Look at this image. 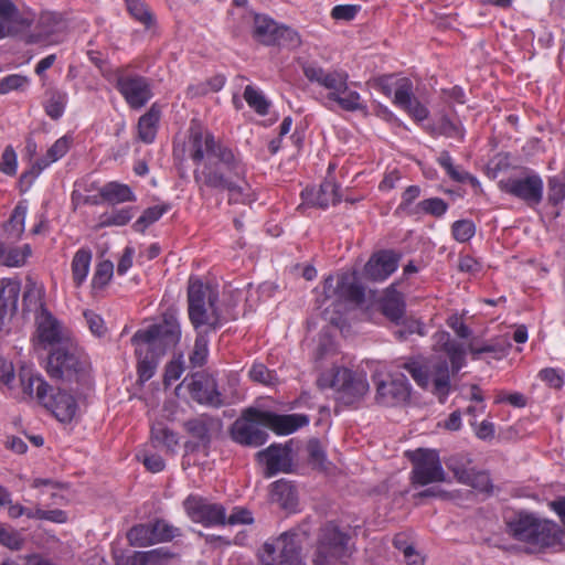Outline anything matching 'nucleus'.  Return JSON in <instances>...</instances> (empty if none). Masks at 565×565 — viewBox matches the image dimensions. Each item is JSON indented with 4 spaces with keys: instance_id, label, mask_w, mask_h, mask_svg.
<instances>
[{
    "instance_id": "19",
    "label": "nucleus",
    "mask_w": 565,
    "mask_h": 565,
    "mask_svg": "<svg viewBox=\"0 0 565 565\" xmlns=\"http://www.w3.org/2000/svg\"><path fill=\"white\" fill-rule=\"evenodd\" d=\"M182 384L186 385L192 399L200 404L218 407L226 403L216 388L214 377L209 374H193L190 380L185 379Z\"/></svg>"
},
{
    "instance_id": "40",
    "label": "nucleus",
    "mask_w": 565,
    "mask_h": 565,
    "mask_svg": "<svg viewBox=\"0 0 565 565\" xmlns=\"http://www.w3.org/2000/svg\"><path fill=\"white\" fill-rule=\"evenodd\" d=\"M92 252L88 248H79L72 259V277L76 287L83 285L89 273Z\"/></svg>"
},
{
    "instance_id": "12",
    "label": "nucleus",
    "mask_w": 565,
    "mask_h": 565,
    "mask_svg": "<svg viewBox=\"0 0 565 565\" xmlns=\"http://www.w3.org/2000/svg\"><path fill=\"white\" fill-rule=\"evenodd\" d=\"M296 534L284 533L264 544L260 552L263 565H302Z\"/></svg>"
},
{
    "instance_id": "6",
    "label": "nucleus",
    "mask_w": 565,
    "mask_h": 565,
    "mask_svg": "<svg viewBox=\"0 0 565 565\" xmlns=\"http://www.w3.org/2000/svg\"><path fill=\"white\" fill-rule=\"evenodd\" d=\"M404 367L419 386L427 387L433 383L434 393L441 403L445 402L450 384V371L445 359L431 363L429 367L415 361L405 363Z\"/></svg>"
},
{
    "instance_id": "49",
    "label": "nucleus",
    "mask_w": 565,
    "mask_h": 565,
    "mask_svg": "<svg viewBox=\"0 0 565 565\" xmlns=\"http://www.w3.org/2000/svg\"><path fill=\"white\" fill-rule=\"evenodd\" d=\"M340 201L338 186L332 180H327L320 185V191L317 196V204L321 207H328Z\"/></svg>"
},
{
    "instance_id": "48",
    "label": "nucleus",
    "mask_w": 565,
    "mask_h": 565,
    "mask_svg": "<svg viewBox=\"0 0 565 565\" xmlns=\"http://www.w3.org/2000/svg\"><path fill=\"white\" fill-rule=\"evenodd\" d=\"M430 132L434 135H443L449 138H462V129L460 125L452 122L447 117L439 118L430 127Z\"/></svg>"
},
{
    "instance_id": "25",
    "label": "nucleus",
    "mask_w": 565,
    "mask_h": 565,
    "mask_svg": "<svg viewBox=\"0 0 565 565\" xmlns=\"http://www.w3.org/2000/svg\"><path fill=\"white\" fill-rule=\"evenodd\" d=\"M447 467L454 472L456 479L463 484L470 486L480 492H488L491 489V480L487 472L475 471L459 463L457 457H451L447 461Z\"/></svg>"
},
{
    "instance_id": "23",
    "label": "nucleus",
    "mask_w": 565,
    "mask_h": 565,
    "mask_svg": "<svg viewBox=\"0 0 565 565\" xmlns=\"http://www.w3.org/2000/svg\"><path fill=\"white\" fill-rule=\"evenodd\" d=\"M303 73L310 82L324 87L328 95L338 92L349 79V75L344 71H326L313 64L305 66Z\"/></svg>"
},
{
    "instance_id": "62",
    "label": "nucleus",
    "mask_w": 565,
    "mask_h": 565,
    "mask_svg": "<svg viewBox=\"0 0 565 565\" xmlns=\"http://www.w3.org/2000/svg\"><path fill=\"white\" fill-rule=\"evenodd\" d=\"M0 543L11 550H18L21 546L22 540L17 531L0 524Z\"/></svg>"
},
{
    "instance_id": "10",
    "label": "nucleus",
    "mask_w": 565,
    "mask_h": 565,
    "mask_svg": "<svg viewBox=\"0 0 565 565\" xmlns=\"http://www.w3.org/2000/svg\"><path fill=\"white\" fill-rule=\"evenodd\" d=\"M260 414L264 411L256 408L246 409L243 415L237 418L231 427V436L236 443L250 446L259 447L267 441L268 434L265 430L260 420Z\"/></svg>"
},
{
    "instance_id": "50",
    "label": "nucleus",
    "mask_w": 565,
    "mask_h": 565,
    "mask_svg": "<svg viewBox=\"0 0 565 565\" xmlns=\"http://www.w3.org/2000/svg\"><path fill=\"white\" fill-rule=\"evenodd\" d=\"M114 274V265L109 260H104L97 264L93 275L92 286L95 289L104 288L111 279Z\"/></svg>"
},
{
    "instance_id": "52",
    "label": "nucleus",
    "mask_w": 565,
    "mask_h": 565,
    "mask_svg": "<svg viewBox=\"0 0 565 565\" xmlns=\"http://www.w3.org/2000/svg\"><path fill=\"white\" fill-rule=\"evenodd\" d=\"M127 10L137 21L149 28L152 24V14L140 0H126Z\"/></svg>"
},
{
    "instance_id": "60",
    "label": "nucleus",
    "mask_w": 565,
    "mask_h": 565,
    "mask_svg": "<svg viewBox=\"0 0 565 565\" xmlns=\"http://www.w3.org/2000/svg\"><path fill=\"white\" fill-rule=\"evenodd\" d=\"M18 169V158L12 146L6 147L0 158V171L7 175H14Z\"/></svg>"
},
{
    "instance_id": "32",
    "label": "nucleus",
    "mask_w": 565,
    "mask_h": 565,
    "mask_svg": "<svg viewBox=\"0 0 565 565\" xmlns=\"http://www.w3.org/2000/svg\"><path fill=\"white\" fill-rule=\"evenodd\" d=\"M32 255L29 244L13 246L0 239V264L7 267H22Z\"/></svg>"
},
{
    "instance_id": "59",
    "label": "nucleus",
    "mask_w": 565,
    "mask_h": 565,
    "mask_svg": "<svg viewBox=\"0 0 565 565\" xmlns=\"http://www.w3.org/2000/svg\"><path fill=\"white\" fill-rule=\"evenodd\" d=\"M33 488L41 489L42 495H49L54 503H57L56 499L60 498L58 493L62 490V486L52 479L36 478L32 483Z\"/></svg>"
},
{
    "instance_id": "64",
    "label": "nucleus",
    "mask_w": 565,
    "mask_h": 565,
    "mask_svg": "<svg viewBox=\"0 0 565 565\" xmlns=\"http://www.w3.org/2000/svg\"><path fill=\"white\" fill-rule=\"evenodd\" d=\"M360 10V6L355 4H339L331 11V17L335 20L350 21L355 18Z\"/></svg>"
},
{
    "instance_id": "28",
    "label": "nucleus",
    "mask_w": 565,
    "mask_h": 565,
    "mask_svg": "<svg viewBox=\"0 0 565 565\" xmlns=\"http://www.w3.org/2000/svg\"><path fill=\"white\" fill-rule=\"evenodd\" d=\"M257 456L266 466L267 477H273L278 472L287 471L289 467V451L280 445H271L267 449L259 451Z\"/></svg>"
},
{
    "instance_id": "56",
    "label": "nucleus",
    "mask_w": 565,
    "mask_h": 565,
    "mask_svg": "<svg viewBox=\"0 0 565 565\" xmlns=\"http://www.w3.org/2000/svg\"><path fill=\"white\" fill-rule=\"evenodd\" d=\"M249 377L254 382H258L267 386H274L278 381L276 374L269 371L262 363H257L252 366V369L249 370Z\"/></svg>"
},
{
    "instance_id": "39",
    "label": "nucleus",
    "mask_w": 565,
    "mask_h": 565,
    "mask_svg": "<svg viewBox=\"0 0 565 565\" xmlns=\"http://www.w3.org/2000/svg\"><path fill=\"white\" fill-rule=\"evenodd\" d=\"M26 214V204L24 202H19L12 211L9 221L4 225V232L8 239L17 241L22 236L25 230Z\"/></svg>"
},
{
    "instance_id": "58",
    "label": "nucleus",
    "mask_w": 565,
    "mask_h": 565,
    "mask_svg": "<svg viewBox=\"0 0 565 565\" xmlns=\"http://www.w3.org/2000/svg\"><path fill=\"white\" fill-rule=\"evenodd\" d=\"M30 83L29 77L21 74H11L0 79V94L22 89Z\"/></svg>"
},
{
    "instance_id": "9",
    "label": "nucleus",
    "mask_w": 565,
    "mask_h": 565,
    "mask_svg": "<svg viewBox=\"0 0 565 565\" xmlns=\"http://www.w3.org/2000/svg\"><path fill=\"white\" fill-rule=\"evenodd\" d=\"M376 384L375 399L383 406H398L406 403L411 396V387L405 374L393 372L374 376Z\"/></svg>"
},
{
    "instance_id": "4",
    "label": "nucleus",
    "mask_w": 565,
    "mask_h": 565,
    "mask_svg": "<svg viewBox=\"0 0 565 565\" xmlns=\"http://www.w3.org/2000/svg\"><path fill=\"white\" fill-rule=\"evenodd\" d=\"M509 533L530 545V551L548 546L554 541V524L533 513L520 512L508 522Z\"/></svg>"
},
{
    "instance_id": "35",
    "label": "nucleus",
    "mask_w": 565,
    "mask_h": 565,
    "mask_svg": "<svg viewBox=\"0 0 565 565\" xmlns=\"http://www.w3.org/2000/svg\"><path fill=\"white\" fill-rule=\"evenodd\" d=\"M136 347V354L138 356V376L141 382L149 381L156 373L159 359L162 354H159L158 351L148 350L146 352H140V342L132 341Z\"/></svg>"
},
{
    "instance_id": "20",
    "label": "nucleus",
    "mask_w": 565,
    "mask_h": 565,
    "mask_svg": "<svg viewBox=\"0 0 565 565\" xmlns=\"http://www.w3.org/2000/svg\"><path fill=\"white\" fill-rule=\"evenodd\" d=\"M117 88L127 104L132 108H140L152 97L149 81L139 75H122L117 79Z\"/></svg>"
},
{
    "instance_id": "51",
    "label": "nucleus",
    "mask_w": 565,
    "mask_h": 565,
    "mask_svg": "<svg viewBox=\"0 0 565 565\" xmlns=\"http://www.w3.org/2000/svg\"><path fill=\"white\" fill-rule=\"evenodd\" d=\"M168 211L167 205H154L148 207L142 215L135 222L136 231H145L150 224L158 221Z\"/></svg>"
},
{
    "instance_id": "21",
    "label": "nucleus",
    "mask_w": 565,
    "mask_h": 565,
    "mask_svg": "<svg viewBox=\"0 0 565 565\" xmlns=\"http://www.w3.org/2000/svg\"><path fill=\"white\" fill-rule=\"evenodd\" d=\"M263 426L277 435H290L309 424V417L305 414L279 415L269 411L260 414Z\"/></svg>"
},
{
    "instance_id": "13",
    "label": "nucleus",
    "mask_w": 565,
    "mask_h": 565,
    "mask_svg": "<svg viewBox=\"0 0 565 565\" xmlns=\"http://www.w3.org/2000/svg\"><path fill=\"white\" fill-rule=\"evenodd\" d=\"M35 326L34 340L43 349L53 345L63 347L72 342L68 330L42 303L35 315Z\"/></svg>"
},
{
    "instance_id": "43",
    "label": "nucleus",
    "mask_w": 565,
    "mask_h": 565,
    "mask_svg": "<svg viewBox=\"0 0 565 565\" xmlns=\"http://www.w3.org/2000/svg\"><path fill=\"white\" fill-rule=\"evenodd\" d=\"M151 438L156 446H162L170 452H174L179 445L178 436L162 424H156L151 427Z\"/></svg>"
},
{
    "instance_id": "30",
    "label": "nucleus",
    "mask_w": 565,
    "mask_h": 565,
    "mask_svg": "<svg viewBox=\"0 0 565 565\" xmlns=\"http://www.w3.org/2000/svg\"><path fill=\"white\" fill-rule=\"evenodd\" d=\"M24 24L18 8L10 0H0V39L17 33Z\"/></svg>"
},
{
    "instance_id": "57",
    "label": "nucleus",
    "mask_w": 565,
    "mask_h": 565,
    "mask_svg": "<svg viewBox=\"0 0 565 565\" xmlns=\"http://www.w3.org/2000/svg\"><path fill=\"white\" fill-rule=\"evenodd\" d=\"M156 543L168 542L180 535V530L164 520L153 521Z\"/></svg>"
},
{
    "instance_id": "14",
    "label": "nucleus",
    "mask_w": 565,
    "mask_h": 565,
    "mask_svg": "<svg viewBox=\"0 0 565 565\" xmlns=\"http://www.w3.org/2000/svg\"><path fill=\"white\" fill-rule=\"evenodd\" d=\"M324 300H332L338 303L342 300H350L360 302L363 298L364 291L358 281V276L354 271L342 273L337 277L329 276L323 282Z\"/></svg>"
},
{
    "instance_id": "45",
    "label": "nucleus",
    "mask_w": 565,
    "mask_h": 565,
    "mask_svg": "<svg viewBox=\"0 0 565 565\" xmlns=\"http://www.w3.org/2000/svg\"><path fill=\"white\" fill-rule=\"evenodd\" d=\"M243 96L248 106L253 108L258 115L265 116L268 114L270 103L267 100L260 89L252 85H247Z\"/></svg>"
},
{
    "instance_id": "33",
    "label": "nucleus",
    "mask_w": 565,
    "mask_h": 565,
    "mask_svg": "<svg viewBox=\"0 0 565 565\" xmlns=\"http://www.w3.org/2000/svg\"><path fill=\"white\" fill-rule=\"evenodd\" d=\"M436 345L440 347L451 363V373L458 372L465 365L463 348L450 340L447 332H438L435 334Z\"/></svg>"
},
{
    "instance_id": "63",
    "label": "nucleus",
    "mask_w": 565,
    "mask_h": 565,
    "mask_svg": "<svg viewBox=\"0 0 565 565\" xmlns=\"http://www.w3.org/2000/svg\"><path fill=\"white\" fill-rule=\"evenodd\" d=\"M85 321L93 334L103 337L106 333V327L103 318L94 311L84 312Z\"/></svg>"
},
{
    "instance_id": "17",
    "label": "nucleus",
    "mask_w": 565,
    "mask_h": 565,
    "mask_svg": "<svg viewBox=\"0 0 565 565\" xmlns=\"http://www.w3.org/2000/svg\"><path fill=\"white\" fill-rule=\"evenodd\" d=\"M225 147L210 131L191 129L188 151L196 167L212 162Z\"/></svg>"
},
{
    "instance_id": "24",
    "label": "nucleus",
    "mask_w": 565,
    "mask_h": 565,
    "mask_svg": "<svg viewBox=\"0 0 565 565\" xmlns=\"http://www.w3.org/2000/svg\"><path fill=\"white\" fill-rule=\"evenodd\" d=\"M20 289L18 280L3 278L0 281V331L8 326L17 310Z\"/></svg>"
},
{
    "instance_id": "5",
    "label": "nucleus",
    "mask_w": 565,
    "mask_h": 565,
    "mask_svg": "<svg viewBox=\"0 0 565 565\" xmlns=\"http://www.w3.org/2000/svg\"><path fill=\"white\" fill-rule=\"evenodd\" d=\"M180 339L181 328L173 312H166L160 322L138 330L132 337V341L140 342V352L154 350L159 354H164L167 350L174 348Z\"/></svg>"
},
{
    "instance_id": "61",
    "label": "nucleus",
    "mask_w": 565,
    "mask_h": 565,
    "mask_svg": "<svg viewBox=\"0 0 565 565\" xmlns=\"http://www.w3.org/2000/svg\"><path fill=\"white\" fill-rule=\"evenodd\" d=\"M15 373L13 363L7 359L0 358V383L8 393L10 386L15 383Z\"/></svg>"
},
{
    "instance_id": "16",
    "label": "nucleus",
    "mask_w": 565,
    "mask_h": 565,
    "mask_svg": "<svg viewBox=\"0 0 565 565\" xmlns=\"http://www.w3.org/2000/svg\"><path fill=\"white\" fill-rule=\"evenodd\" d=\"M499 188L504 193L513 195L529 205H536L542 201L544 185L540 175L532 173L502 179L499 181Z\"/></svg>"
},
{
    "instance_id": "27",
    "label": "nucleus",
    "mask_w": 565,
    "mask_h": 565,
    "mask_svg": "<svg viewBox=\"0 0 565 565\" xmlns=\"http://www.w3.org/2000/svg\"><path fill=\"white\" fill-rule=\"evenodd\" d=\"M398 266V258L393 252L383 250L374 254L366 263L364 273L375 281L385 280Z\"/></svg>"
},
{
    "instance_id": "8",
    "label": "nucleus",
    "mask_w": 565,
    "mask_h": 565,
    "mask_svg": "<svg viewBox=\"0 0 565 565\" xmlns=\"http://www.w3.org/2000/svg\"><path fill=\"white\" fill-rule=\"evenodd\" d=\"M84 365L77 348L70 342L50 354L46 370L51 377L73 381L84 371Z\"/></svg>"
},
{
    "instance_id": "47",
    "label": "nucleus",
    "mask_w": 565,
    "mask_h": 565,
    "mask_svg": "<svg viewBox=\"0 0 565 565\" xmlns=\"http://www.w3.org/2000/svg\"><path fill=\"white\" fill-rule=\"evenodd\" d=\"M172 557L168 548L160 547L136 555L135 561L140 565H164Z\"/></svg>"
},
{
    "instance_id": "53",
    "label": "nucleus",
    "mask_w": 565,
    "mask_h": 565,
    "mask_svg": "<svg viewBox=\"0 0 565 565\" xmlns=\"http://www.w3.org/2000/svg\"><path fill=\"white\" fill-rule=\"evenodd\" d=\"M448 210V204L440 198H430L420 201L416 206V212H423L434 216H443Z\"/></svg>"
},
{
    "instance_id": "46",
    "label": "nucleus",
    "mask_w": 565,
    "mask_h": 565,
    "mask_svg": "<svg viewBox=\"0 0 565 565\" xmlns=\"http://www.w3.org/2000/svg\"><path fill=\"white\" fill-rule=\"evenodd\" d=\"M255 36L265 43H270L275 40V33L277 32L276 23L266 15L255 17Z\"/></svg>"
},
{
    "instance_id": "34",
    "label": "nucleus",
    "mask_w": 565,
    "mask_h": 565,
    "mask_svg": "<svg viewBox=\"0 0 565 565\" xmlns=\"http://www.w3.org/2000/svg\"><path fill=\"white\" fill-rule=\"evenodd\" d=\"M161 111L157 104H152L149 110L139 118L138 138L145 143H151L156 139Z\"/></svg>"
},
{
    "instance_id": "7",
    "label": "nucleus",
    "mask_w": 565,
    "mask_h": 565,
    "mask_svg": "<svg viewBox=\"0 0 565 565\" xmlns=\"http://www.w3.org/2000/svg\"><path fill=\"white\" fill-rule=\"evenodd\" d=\"M350 537L341 532L334 524H327L322 529L315 565H333L351 555Z\"/></svg>"
},
{
    "instance_id": "2",
    "label": "nucleus",
    "mask_w": 565,
    "mask_h": 565,
    "mask_svg": "<svg viewBox=\"0 0 565 565\" xmlns=\"http://www.w3.org/2000/svg\"><path fill=\"white\" fill-rule=\"evenodd\" d=\"M216 292L200 279L190 278L188 289L189 317L195 329L215 330L225 317L216 308Z\"/></svg>"
},
{
    "instance_id": "1",
    "label": "nucleus",
    "mask_w": 565,
    "mask_h": 565,
    "mask_svg": "<svg viewBox=\"0 0 565 565\" xmlns=\"http://www.w3.org/2000/svg\"><path fill=\"white\" fill-rule=\"evenodd\" d=\"M247 167L242 156L226 146L218 156L203 167H196L194 179L200 186L227 192L230 203L249 204L256 200L247 179Z\"/></svg>"
},
{
    "instance_id": "38",
    "label": "nucleus",
    "mask_w": 565,
    "mask_h": 565,
    "mask_svg": "<svg viewBox=\"0 0 565 565\" xmlns=\"http://www.w3.org/2000/svg\"><path fill=\"white\" fill-rule=\"evenodd\" d=\"M45 95L43 104L45 114L53 120L60 119L68 102L67 93L58 88H50Z\"/></svg>"
},
{
    "instance_id": "31",
    "label": "nucleus",
    "mask_w": 565,
    "mask_h": 565,
    "mask_svg": "<svg viewBox=\"0 0 565 565\" xmlns=\"http://www.w3.org/2000/svg\"><path fill=\"white\" fill-rule=\"evenodd\" d=\"M329 102L335 103L341 109L347 111H364L366 103L361 95L350 89L348 82L338 92L327 95Z\"/></svg>"
},
{
    "instance_id": "15",
    "label": "nucleus",
    "mask_w": 565,
    "mask_h": 565,
    "mask_svg": "<svg viewBox=\"0 0 565 565\" xmlns=\"http://www.w3.org/2000/svg\"><path fill=\"white\" fill-rule=\"evenodd\" d=\"M49 391H51L50 385L39 373L22 367L19 372V379L10 386L8 395L19 402L36 399L41 404L45 401Z\"/></svg>"
},
{
    "instance_id": "18",
    "label": "nucleus",
    "mask_w": 565,
    "mask_h": 565,
    "mask_svg": "<svg viewBox=\"0 0 565 565\" xmlns=\"http://www.w3.org/2000/svg\"><path fill=\"white\" fill-rule=\"evenodd\" d=\"M188 516L204 526L224 524L225 509L221 504L211 503L199 495H189L183 502Z\"/></svg>"
},
{
    "instance_id": "44",
    "label": "nucleus",
    "mask_w": 565,
    "mask_h": 565,
    "mask_svg": "<svg viewBox=\"0 0 565 565\" xmlns=\"http://www.w3.org/2000/svg\"><path fill=\"white\" fill-rule=\"evenodd\" d=\"M135 216L132 207L114 209L105 212L99 216L98 225L105 226H122Z\"/></svg>"
},
{
    "instance_id": "41",
    "label": "nucleus",
    "mask_w": 565,
    "mask_h": 565,
    "mask_svg": "<svg viewBox=\"0 0 565 565\" xmlns=\"http://www.w3.org/2000/svg\"><path fill=\"white\" fill-rule=\"evenodd\" d=\"M102 198L110 203L118 204L135 200L131 189L121 183L109 182L99 191Z\"/></svg>"
},
{
    "instance_id": "26",
    "label": "nucleus",
    "mask_w": 565,
    "mask_h": 565,
    "mask_svg": "<svg viewBox=\"0 0 565 565\" xmlns=\"http://www.w3.org/2000/svg\"><path fill=\"white\" fill-rule=\"evenodd\" d=\"M379 84L385 95H394V104L402 109L415 99L413 82L407 77L386 76Z\"/></svg>"
},
{
    "instance_id": "36",
    "label": "nucleus",
    "mask_w": 565,
    "mask_h": 565,
    "mask_svg": "<svg viewBox=\"0 0 565 565\" xmlns=\"http://www.w3.org/2000/svg\"><path fill=\"white\" fill-rule=\"evenodd\" d=\"M383 315L395 323H399L404 317L405 303L402 295L395 289H388L381 300Z\"/></svg>"
},
{
    "instance_id": "37",
    "label": "nucleus",
    "mask_w": 565,
    "mask_h": 565,
    "mask_svg": "<svg viewBox=\"0 0 565 565\" xmlns=\"http://www.w3.org/2000/svg\"><path fill=\"white\" fill-rule=\"evenodd\" d=\"M270 499L286 510H294L297 505V493L294 486L284 479L271 484Z\"/></svg>"
},
{
    "instance_id": "54",
    "label": "nucleus",
    "mask_w": 565,
    "mask_h": 565,
    "mask_svg": "<svg viewBox=\"0 0 565 565\" xmlns=\"http://www.w3.org/2000/svg\"><path fill=\"white\" fill-rule=\"evenodd\" d=\"M451 233L457 242L466 243L470 241L476 233L475 223L470 220L456 221L451 226Z\"/></svg>"
},
{
    "instance_id": "42",
    "label": "nucleus",
    "mask_w": 565,
    "mask_h": 565,
    "mask_svg": "<svg viewBox=\"0 0 565 565\" xmlns=\"http://www.w3.org/2000/svg\"><path fill=\"white\" fill-rule=\"evenodd\" d=\"M129 543L134 546H149L157 544L153 522L135 525L127 533Z\"/></svg>"
},
{
    "instance_id": "11",
    "label": "nucleus",
    "mask_w": 565,
    "mask_h": 565,
    "mask_svg": "<svg viewBox=\"0 0 565 565\" xmlns=\"http://www.w3.org/2000/svg\"><path fill=\"white\" fill-rule=\"evenodd\" d=\"M414 468L413 483L427 486L446 481V472L441 466L438 451L434 449H417L409 456Z\"/></svg>"
},
{
    "instance_id": "55",
    "label": "nucleus",
    "mask_w": 565,
    "mask_h": 565,
    "mask_svg": "<svg viewBox=\"0 0 565 565\" xmlns=\"http://www.w3.org/2000/svg\"><path fill=\"white\" fill-rule=\"evenodd\" d=\"M207 354H209V340L204 335L198 334L195 342H194L193 351L190 355V362H191L192 366H194V367L202 366L206 362Z\"/></svg>"
},
{
    "instance_id": "22",
    "label": "nucleus",
    "mask_w": 565,
    "mask_h": 565,
    "mask_svg": "<svg viewBox=\"0 0 565 565\" xmlns=\"http://www.w3.org/2000/svg\"><path fill=\"white\" fill-rule=\"evenodd\" d=\"M49 409L57 420L62 423L71 422L77 412V403L75 398L61 390L54 392L52 388L46 394L45 401L41 403Z\"/></svg>"
},
{
    "instance_id": "29",
    "label": "nucleus",
    "mask_w": 565,
    "mask_h": 565,
    "mask_svg": "<svg viewBox=\"0 0 565 565\" xmlns=\"http://www.w3.org/2000/svg\"><path fill=\"white\" fill-rule=\"evenodd\" d=\"M72 138L63 136L58 138L46 151V153L36 159L29 171L34 178L39 177L42 171L49 168L52 163L62 159L70 150Z\"/></svg>"
},
{
    "instance_id": "3",
    "label": "nucleus",
    "mask_w": 565,
    "mask_h": 565,
    "mask_svg": "<svg viewBox=\"0 0 565 565\" xmlns=\"http://www.w3.org/2000/svg\"><path fill=\"white\" fill-rule=\"evenodd\" d=\"M318 383L322 388H332L337 398L347 405L359 402L369 392L366 375L347 367H334L323 373Z\"/></svg>"
}]
</instances>
